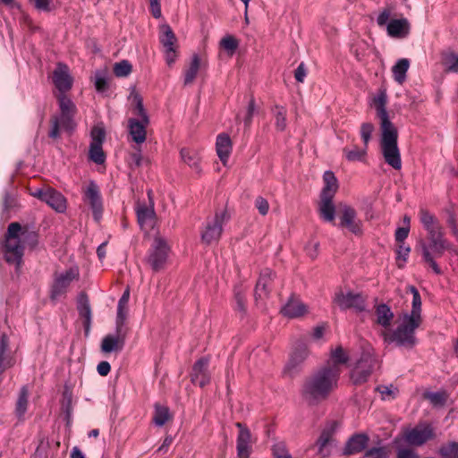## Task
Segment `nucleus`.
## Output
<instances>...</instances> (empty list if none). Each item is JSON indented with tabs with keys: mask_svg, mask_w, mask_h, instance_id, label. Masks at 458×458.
<instances>
[{
	"mask_svg": "<svg viewBox=\"0 0 458 458\" xmlns=\"http://www.w3.org/2000/svg\"><path fill=\"white\" fill-rule=\"evenodd\" d=\"M76 309L79 317L83 319L84 335L87 337L91 328L92 311L89 295L85 291L79 293L76 300Z\"/></svg>",
	"mask_w": 458,
	"mask_h": 458,
	"instance_id": "obj_14",
	"label": "nucleus"
},
{
	"mask_svg": "<svg viewBox=\"0 0 458 458\" xmlns=\"http://www.w3.org/2000/svg\"><path fill=\"white\" fill-rule=\"evenodd\" d=\"M325 186L321 191L320 196L322 197H334L337 189L338 182L334 173L331 171H326L323 175Z\"/></svg>",
	"mask_w": 458,
	"mask_h": 458,
	"instance_id": "obj_37",
	"label": "nucleus"
},
{
	"mask_svg": "<svg viewBox=\"0 0 458 458\" xmlns=\"http://www.w3.org/2000/svg\"><path fill=\"white\" fill-rule=\"evenodd\" d=\"M49 447V442L47 438L42 437L39 439V443L32 454V458H42L47 456V449Z\"/></svg>",
	"mask_w": 458,
	"mask_h": 458,
	"instance_id": "obj_60",
	"label": "nucleus"
},
{
	"mask_svg": "<svg viewBox=\"0 0 458 458\" xmlns=\"http://www.w3.org/2000/svg\"><path fill=\"white\" fill-rule=\"evenodd\" d=\"M377 391L379 392L383 400H392L395 397L396 388H394L392 385L379 386L377 387Z\"/></svg>",
	"mask_w": 458,
	"mask_h": 458,
	"instance_id": "obj_62",
	"label": "nucleus"
},
{
	"mask_svg": "<svg viewBox=\"0 0 458 458\" xmlns=\"http://www.w3.org/2000/svg\"><path fill=\"white\" fill-rule=\"evenodd\" d=\"M254 101L251 99L245 110L236 115V121H243L244 126H249L254 114Z\"/></svg>",
	"mask_w": 458,
	"mask_h": 458,
	"instance_id": "obj_51",
	"label": "nucleus"
},
{
	"mask_svg": "<svg viewBox=\"0 0 458 458\" xmlns=\"http://www.w3.org/2000/svg\"><path fill=\"white\" fill-rule=\"evenodd\" d=\"M367 148L368 147L365 146L363 148L354 146L352 149L344 148L343 152L345 158L350 162L363 161L367 156Z\"/></svg>",
	"mask_w": 458,
	"mask_h": 458,
	"instance_id": "obj_47",
	"label": "nucleus"
},
{
	"mask_svg": "<svg viewBox=\"0 0 458 458\" xmlns=\"http://www.w3.org/2000/svg\"><path fill=\"white\" fill-rule=\"evenodd\" d=\"M129 299H130V288L127 287L123 291V293L118 301L115 324H121V325L126 326L125 322H126V318H127L128 311H129V308H128Z\"/></svg>",
	"mask_w": 458,
	"mask_h": 458,
	"instance_id": "obj_33",
	"label": "nucleus"
},
{
	"mask_svg": "<svg viewBox=\"0 0 458 458\" xmlns=\"http://www.w3.org/2000/svg\"><path fill=\"white\" fill-rule=\"evenodd\" d=\"M387 96L385 91L379 92L373 99L377 110V116L379 119L380 128L394 126L389 120L388 113L386 111Z\"/></svg>",
	"mask_w": 458,
	"mask_h": 458,
	"instance_id": "obj_23",
	"label": "nucleus"
},
{
	"mask_svg": "<svg viewBox=\"0 0 458 458\" xmlns=\"http://www.w3.org/2000/svg\"><path fill=\"white\" fill-rule=\"evenodd\" d=\"M90 144L103 145L106 140V130L102 126H94L90 132Z\"/></svg>",
	"mask_w": 458,
	"mask_h": 458,
	"instance_id": "obj_52",
	"label": "nucleus"
},
{
	"mask_svg": "<svg viewBox=\"0 0 458 458\" xmlns=\"http://www.w3.org/2000/svg\"><path fill=\"white\" fill-rule=\"evenodd\" d=\"M442 458H458V442H449L439 448Z\"/></svg>",
	"mask_w": 458,
	"mask_h": 458,
	"instance_id": "obj_49",
	"label": "nucleus"
},
{
	"mask_svg": "<svg viewBox=\"0 0 458 458\" xmlns=\"http://www.w3.org/2000/svg\"><path fill=\"white\" fill-rule=\"evenodd\" d=\"M377 364L376 357L367 352H363L351 372L353 384L359 385L366 382Z\"/></svg>",
	"mask_w": 458,
	"mask_h": 458,
	"instance_id": "obj_8",
	"label": "nucleus"
},
{
	"mask_svg": "<svg viewBox=\"0 0 458 458\" xmlns=\"http://www.w3.org/2000/svg\"><path fill=\"white\" fill-rule=\"evenodd\" d=\"M132 71V65L128 60H122L114 65V73L116 77H127Z\"/></svg>",
	"mask_w": 458,
	"mask_h": 458,
	"instance_id": "obj_50",
	"label": "nucleus"
},
{
	"mask_svg": "<svg viewBox=\"0 0 458 458\" xmlns=\"http://www.w3.org/2000/svg\"><path fill=\"white\" fill-rule=\"evenodd\" d=\"M420 220L427 231L428 238L444 234L442 226L437 217L425 208L420 209Z\"/></svg>",
	"mask_w": 458,
	"mask_h": 458,
	"instance_id": "obj_20",
	"label": "nucleus"
},
{
	"mask_svg": "<svg viewBox=\"0 0 458 458\" xmlns=\"http://www.w3.org/2000/svg\"><path fill=\"white\" fill-rule=\"evenodd\" d=\"M375 130L371 123H363L360 126V137L365 147H368L371 140L372 133Z\"/></svg>",
	"mask_w": 458,
	"mask_h": 458,
	"instance_id": "obj_54",
	"label": "nucleus"
},
{
	"mask_svg": "<svg viewBox=\"0 0 458 458\" xmlns=\"http://www.w3.org/2000/svg\"><path fill=\"white\" fill-rule=\"evenodd\" d=\"M149 123H144L143 119L130 118L128 120L129 133L131 140L140 145L145 142L147 138V126Z\"/></svg>",
	"mask_w": 458,
	"mask_h": 458,
	"instance_id": "obj_22",
	"label": "nucleus"
},
{
	"mask_svg": "<svg viewBox=\"0 0 458 458\" xmlns=\"http://www.w3.org/2000/svg\"><path fill=\"white\" fill-rule=\"evenodd\" d=\"M377 323L384 328L390 327L394 318V312L390 307L385 303L376 307Z\"/></svg>",
	"mask_w": 458,
	"mask_h": 458,
	"instance_id": "obj_36",
	"label": "nucleus"
},
{
	"mask_svg": "<svg viewBox=\"0 0 458 458\" xmlns=\"http://www.w3.org/2000/svg\"><path fill=\"white\" fill-rule=\"evenodd\" d=\"M210 377L208 374H191V381L193 385L199 386V387H204L206 385L209 383Z\"/></svg>",
	"mask_w": 458,
	"mask_h": 458,
	"instance_id": "obj_63",
	"label": "nucleus"
},
{
	"mask_svg": "<svg viewBox=\"0 0 458 458\" xmlns=\"http://www.w3.org/2000/svg\"><path fill=\"white\" fill-rule=\"evenodd\" d=\"M88 158L97 165H103L106 162V155L102 145L89 144Z\"/></svg>",
	"mask_w": 458,
	"mask_h": 458,
	"instance_id": "obj_45",
	"label": "nucleus"
},
{
	"mask_svg": "<svg viewBox=\"0 0 458 458\" xmlns=\"http://www.w3.org/2000/svg\"><path fill=\"white\" fill-rule=\"evenodd\" d=\"M332 359L334 360L332 366H335L337 369H339L338 364H344L348 360L347 355L340 346L332 352Z\"/></svg>",
	"mask_w": 458,
	"mask_h": 458,
	"instance_id": "obj_59",
	"label": "nucleus"
},
{
	"mask_svg": "<svg viewBox=\"0 0 458 458\" xmlns=\"http://www.w3.org/2000/svg\"><path fill=\"white\" fill-rule=\"evenodd\" d=\"M442 64L447 72H458V55L448 51L445 52L442 56Z\"/></svg>",
	"mask_w": 458,
	"mask_h": 458,
	"instance_id": "obj_44",
	"label": "nucleus"
},
{
	"mask_svg": "<svg viewBox=\"0 0 458 458\" xmlns=\"http://www.w3.org/2000/svg\"><path fill=\"white\" fill-rule=\"evenodd\" d=\"M128 327L115 324V335H106L101 341L100 350L103 353L122 352L125 345Z\"/></svg>",
	"mask_w": 458,
	"mask_h": 458,
	"instance_id": "obj_9",
	"label": "nucleus"
},
{
	"mask_svg": "<svg viewBox=\"0 0 458 458\" xmlns=\"http://www.w3.org/2000/svg\"><path fill=\"white\" fill-rule=\"evenodd\" d=\"M388 452L386 446H376L368 449L362 458H387Z\"/></svg>",
	"mask_w": 458,
	"mask_h": 458,
	"instance_id": "obj_53",
	"label": "nucleus"
},
{
	"mask_svg": "<svg viewBox=\"0 0 458 458\" xmlns=\"http://www.w3.org/2000/svg\"><path fill=\"white\" fill-rule=\"evenodd\" d=\"M427 250L430 255L440 258L445 250L456 252L452 245L444 238V234L428 238V243H421L422 254Z\"/></svg>",
	"mask_w": 458,
	"mask_h": 458,
	"instance_id": "obj_19",
	"label": "nucleus"
},
{
	"mask_svg": "<svg viewBox=\"0 0 458 458\" xmlns=\"http://www.w3.org/2000/svg\"><path fill=\"white\" fill-rule=\"evenodd\" d=\"M433 437L434 431L429 425L417 426L404 432V439L411 445L420 446Z\"/></svg>",
	"mask_w": 458,
	"mask_h": 458,
	"instance_id": "obj_13",
	"label": "nucleus"
},
{
	"mask_svg": "<svg viewBox=\"0 0 458 458\" xmlns=\"http://www.w3.org/2000/svg\"><path fill=\"white\" fill-rule=\"evenodd\" d=\"M412 293L411 310L410 314H403V316L421 322V298L420 293L414 286L410 287Z\"/></svg>",
	"mask_w": 458,
	"mask_h": 458,
	"instance_id": "obj_39",
	"label": "nucleus"
},
{
	"mask_svg": "<svg viewBox=\"0 0 458 458\" xmlns=\"http://www.w3.org/2000/svg\"><path fill=\"white\" fill-rule=\"evenodd\" d=\"M95 89L98 93H106L110 88V79L106 69L97 70L94 76Z\"/></svg>",
	"mask_w": 458,
	"mask_h": 458,
	"instance_id": "obj_38",
	"label": "nucleus"
},
{
	"mask_svg": "<svg viewBox=\"0 0 458 458\" xmlns=\"http://www.w3.org/2000/svg\"><path fill=\"white\" fill-rule=\"evenodd\" d=\"M308 356V350L304 344L297 347L291 354L290 360L284 368V373L293 376L295 373V369L301 364Z\"/></svg>",
	"mask_w": 458,
	"mask_h": 458,
	"instance_id": "obj_29",
	"label": "nucleus"
},
{
	"mask_svg": "<svg viewBox=\"0 0 458 458\" xmlns=\"http://www.w3.org/2000/svg\"><path fill=\"white\" fill-rule=\"evenodd\" d=\"M208 359L206 357H201L193 364L191 374H196V375L208 374Z\"/></svg>",
	"mask_w": 458,
	"mask_h": 458,
	"instance_id": "obj_56",
	"label": "nucleus"
},
{
	"mask_svg": "<svg viewBox=\"0 0 458 458\" xmlns=\"http://www.w3.org/2000/svg\"><path fill=\"white\" fill-rule=\"evenodd\" d=\"M410 67V62L406 58H402L393 66L392 72L394 79L399 84H403L406 79V73Z\"/></svg>",
	"mask_w": 458,
	"mask_h": 458,
	"instance_id": "obj_41",
	"label": "nucleus"
},
{
	"mask_svg": "<svg viewBox=\"0 0 458 458\" xmlns=\"http://www.w3.org/2000/svg\"><path fill=\"white\" fill-rule=\"evenodd\" d=\"M307 312V307L297 297L291 296L287 302L282 307L281 313L289 318H295L304 315Z\"/></svg>",
	"mask_w": 458,
	"mask_h": 458,
	"instance_id": "obj_24",
	"label": "nucleus"
},
{
	"mask_svg": "<svg viewBox=\"0 0 458 458\" xmlns=\"http://www.w3.org/2000/svg\"><path fill=\"white\" fill-rule=\"evenodd\" d=\"M366 296L360 293L339 290L335 293L334 302L342 310L353 309L361 312L366 310Z\"/></svg>",
	"mask_w": 458,
	"mask_h": 458,
	"instance_id": "obj_7",
	"label": "nucleus"
},
{
	"mask_svg": "<svg viewBox=\"0 0 458 458\" xmlns=\"http://www.w3.org/2000/svg\"><path fill=\"white\" fill-rule=\"evenodd\" d=\"M235 426L239 429L236 437L237 458H250L253 445L250 431L240 422H237Z\"/></svg>",
	"mask_w": 458,
	"mask_h": 458,
	"instance_id": "obj_12",
	"label": "nucleus"
},
{
	"mask_svg": "<svg viewBox=\"0 0 458 458\" xmlns=\"http://www.w3.org/2000/svg\"><path fill=\"white\" fill-rule=\"evenodd\" d=\"M137 220L140 226L142 228L148 222H153L156 218V212L154 209V202L151 205L146 204L139 205L136 209Z\"/></svg>",
	"mask_w": 458,
	"mask_h": 458,
	"instance_id": "obj_35",
	"label": "nucleus"
},
{
	"mask_svg": "<svg viewBox=\"0 0 458 458\" xmlns=\"http://www.w3.org/2000/svg\"><path fill=\"white\" fill-rule=\"evenodd\" d=\"M61 411L63 413V420L65 421V427L70 428L72 425V390L65 384L62 393Z\"/></svg>",
	"mask_w": 458,
	"mask_h": 458,
	"instance_id": "obj_25",
	"label": "nucleus"
},
{
	"mask_svg": "<svg viewBox=\"0 0 458 458\" xmlns=\"http://www.w3.org/2000/svg\"><path fill=\"white\" fill-rule=\"evenodd\" d=\"M182 158L190 166L199 169V158L191 154L188 149L182 148L181 150Z\"/></svg>",
	"mask_w": 458,
	"mask_h": 458,
	"instance_id": "obj_61",
	"label": "nucleus"
},
{
	"mask_svg": "<svg viewBox=\"0 0 458 458\" xmlns=\"http://www.w3.org/2000/svg\"><path fill=\"white\" fill-rule=\"evenodd\" d=\"M131 97L132 98V104L134 105V114L143 119L144 123H149V117L143 105V98L140 93L136 92L135 86L131 88Z\"/></svg>",
	"mask_w": 458,
	"mask_h": 458,
	"instance_id": "obj_40",
	"label": "nucleus"
},
{
	"mask_svg": "<svg viewBox=\"0 0 458 458\" xmlns=\"http://www.w3.org/2000/svg\"><path fill=\"white\" fill-rule=\"evenodd\" d=\"M200 65V58L197 54H194L190 64V67L185 71L184 85L191 84L197 76Z\"/></svg>",
	"mask_w": 458,
	"mask_h": 458,
	"instance_id": "obj_46",
	"label": "nucleus"
},
{
	"mask_svg": "<svg viewBox=\"0 0 458 458\" xmlns=\"http://www.w3.org/2000/svg\"><path fill=\"white\" fill-rule=\"evenodd\" d=\"M421 322L403 316L397 327L385 335L386 341L397 346L411 349L416 344L415 330Z\"/></svg>",
	"mask_w": 458,
	"mask_h": 458,
	"instance_id": "obj_5",
	"label": "nucleus"
},
{
	"mask_svg": "<svg viewBox=\"0 0 458 458\" xmlns=\"http://www.w3.org/2000/svg\"><path fill=\"white\" fill-rule=\"evenodd\" d=\"M273 458H293L283 442L276 443L272 446Z\"/></svg>",
	"mask_w": 458,
	"mask_h": 458,
	"instance_id": "obj_55",
	"label": "nucleus"
},
{
	"mask_svg": "<svg viewBox=\"0 0 458 458\" xmlns=\"http://www.w3.org/2000/svg\"><path fill=\"white\" fill-rule=\"evenodd\" d=\"M83 200L89 204L94 220L99 222L104 211L103 200L99 187L94 181H90L83 191Z\"/></svg>",
	"mask_w": 458,
	"mask_h": 458,
	"instance_id": "obj_10",
	"label": "nucleus"
},
{
	"mask_svg": "<svg viewBox=\"0 0 458 458\" xmlns=\"http://www.w3.org/2000/svg\"><path fill=\"white\" fill-rule=\"evenodd\" d=\"M247 287L242 284H236L233 289L234 299L237 304V310L240 312L241 317H243L246 314V298L244 293L246 292Z\"/></svg>",
	"mask_w": 458,
	"mask_h": 458,
	"instance_id": "obj_43",
	"label": "nucleus"
},
{
	"mask_svg": "<svg viewBox=\"0 0 458 458\" xmlns=\"http://www.w3.org/2000/svg\"><path fill=\"white\" fill-rule=\"evenodd\" d=\"M75 276L76 274L72 269H68L59 276H56L51 285L50 300L56 301L61 295L64 294Z\"/></svg>",
	"mask_w": 458,
	"mask_h": 458,
	"instance_id": "obj_17",
	"label": "nucleus"
},
{
	"mask_svg": "<svg viewBox=\"0 0 458 458\" xmlns=\"http://www.w3.org/2000/svg\"><path fill=\"white\" fill-rule=\"evenodd\" d=\"M276 126L278 130L284 131L286 127V111L284 107H278L276 106Z\"/></svg>",
	"mask_w": 458,
	"mask_h": 458,
	"instance_id": "obj_58",
	"label": "nucleus"
},
{
	"mask_svg": "<svg viewBox=\"0 0 458 458\" xmlns=\"http://www.w3.org/2000/svg\"><path fill=\"white\" fill-rule=\"evenodd\" d=\"M274 276V273L269 268H266L260 273L254 291V297L257 302L268 295L270 284Z\"/></svg>",
	"mask_w": 458,
	"mask_h": 458,
	"instance_id": "obj_21",
	"label": "nucleus"
},
{
	"mask_svg": "<svg viewBox=\"0 0 458 458\" xmlns=\"http://www.w3.org/2000/svg\"><path fill=\"white\" fill-rule=\"evenodd\" d=\"M340 369L335 366L321 368L307 377L301 387L302 399L310 405H315L326 400L336 388Z\"/></svg>",
	"mask_w": 458,
	"mask_h": 458,
	"instance_id": "obj_2",
	"label": "nucleus"
},
{
	"mask_svg": "<svg viewBox=\"0 0 458 458\" xmlns=\"http://www.w3.org/2000/svg\"><path fill=\"white\" fill-rule=\"evenodd\" d=\"M446 224L451 229V232L453 235L456 238L458 241V224L456 222L455 216L453 212H448V217L446 219Z\"/></svg>",
	"mask_w": 458,
	"mask_h": 458,
	"instance_id": "obj_64",
	"label": "nucleus"
},
{
	"mask_svg": "<svg viewBox=\"0 0 458 458\" xmlns=\"http://www.w3.org/2000/svg\"><path fill=\"white\" fill-rule=\"evenodd\" d=\"M38 232L30 230L28 225L22 226L19 222L8 225L1 250L4 261L14 265L16 273H19L23 263L25 244L30 250H34L38 244Z\"/></svg>",
	"mask_w": 458,
	"mask_h": 458,
	"instance_id": "obj_1",
	"label": "nucleus"
},
{
	"mask_svg": "<svg viewBox=\"0 0 458 458\" xmlns=\"http://www.w3.org/2000/svg\"><path fill=\"white\" fill-rule=\"evenodd\" d=\"M386 30L392 38H406L410 33V22L406 18L391 20L386 25Z\"/></svg>",
	"mask_w": 458,
	"mask_h": 458,
	"instance_id": "obj_26",
	"label": "nucleus"
},
{
	"mask_svg": "<svg viewBox=\"0 0 458 458\" xmlns=\"http://www.w3.org/2000/svg\"><path fill=\"white\" fill-rule=\"evenodd\" d=\"M334 197L320 196L318 210L321 217L327 222H333L335 216V207L333 203Z\"/></svg>",
	"mask_w": 458,
	"mask_h": 458,
	"instance_id": "obj_34",
	"label": "nucleus"
},
{
	"mask_svg": "<svg viewBox=\"0 0 458 458\" xmlns=\"http://www.w3.org/2000/svg\"><path fill=\"white\" fill-rule=\"evenodd\" d=\"M17 204L18 202L16 197L8 191H5L3 200V211L8 213L13 208H14Z\"/></svg>",
	"mask_w": 458,
	"mask_h": 458,
	"instance_id": "obj_57",
	"label": "nucleus"
},
{
	"mask_svg": "<svg viewBox=\"0 0 458 458\" xmlns=\"http://www.w3.org/2000/svg\"><path fill=\"white\" fill-rule=\"evenodd\" d=\"M161 36L159 38L161 44L165 48V61L168 66H171L174 64L176 59V47L175 43L177 42V38L175 34L174 33L172 28L168 24H163L161 26Z\"/></svg>",
	"mask_w": 458,
	"mask_h": 458,
	"instance_id": "obj_11",
	"label": "nucleus"
},
{
	"mask_svg": "<svg viewBox=\"0 0 458 458\" xmlns=\"http://www.w3.org/2000/svg\"><path fill=\"white\" fill-rule=\"evenodd\" d=\"M56 98L60 109V115H54L51 118L52 125L48 132V137L51 139L60 137V125L69 133L73 132L76 128L74 117L77 113V107L75 104L65 94H58Z\"/></svg>",
	"mask_w": 458,
	"mask_h": 458,
	"instance_id": "obj_3",
	"label": "nucleus"
},
{
	"mask_svg": "<svg viewBox=\"0 0 458 458\" xmlns=\"http://www.w3.org/2000/svg\"><path fill=\"white\" fill-rule=\"evenodd\" d=\"M369 438L366 435H354L347 441L344 453L345 454L360 453L366 447Z\"/></svg>",
	"mask_w": 458,
	"mask_h": 458,
	"instance_id": "obj_32",
	"label": "nucleus"
},
{
	"mask_svg": "<svg viewBox=\"0 0 458 458\" xmlns=\"http://www.w3.org/2000/svg\"><path fill=\"white\" fill-rule=\"evenodd\" d=\"M170 252V247L166 241L163 237L156 236L153 243L148 250V256L146 257V262L149 265L153 272H159L165 269L168 255Z\"/></svg>",
	"mask_w": 458,
	"mask_h": 458,
	"instance_id": "obj_6",
	"label": "nucleus"
},
{
	"mask_svg": "<svg viewBox=\"0 0 458 458\" xmlns=\"http://www.w3.org/2000/svg\"><path fill=\"white\" fill-rule=\"evenodd\" d=\"M53 81L59 94H65L72 87L73 79L68 72V66L59 63L53 73Z\"/></svg>",
	"mask_w": 458,
	"mask_h": 458,
	"instance_id": "obj_18",
	"label": "nucleus"
},
{
	"mask_svg": "<svg viewBox=\"0 0 458 458\" xmlns=\"http://www.w3.org/2000/svg\"><path fill=\"white\" fill-rule=\"evenodd\" d=\"M217 58L219 62L225 64L229 59V33H225L219 42Z\"/></svg>",
	"mask_w": 458,
	"mask_h": 458,
	"instance_id": "obj_48",
	"label": "nucleus"
},
{
	"mask_svg": "<svg viewBox=\"0 0 458 458\" xmlns=\"http://www.w3.org/2000/svg\"><path fill=\"white\" fill-rule=\"evenodd\" d=\"M44 202L57 213H64L67 208L66 198L60 191L51 187H48V192Z\"/></svg>",
	"mask_w": 458,
	"mask_h": 458,
	"instance_id": "obj_27",
	"label": "nucleus"
},
{
	"mask_svg": "<svg viewBox=\"0 0 458 458\" xmlns=\"http://www.w3.org/2000/svg\"><path fill=\"white\" fill-rule=\"evenodd\" d=\"M381 129V152L385 162L395 170L402 168L401 153L397 144L398 131L395 126Z\"/></svg>",
	"mask_w": 458,
	"mask_h": 458,
	"instance_id": "obj_4",
	"label": "nucleus"
},
{
	"mask_svg": "<svg viewBox=\"0 0 458 458\" xmlns=\"http://www.w3.org/2000/svg\"><path fill=\"white\" fill-rule=\"evenodd\" d=\"M318 445V454L322 457H327L330 455L332 444H331V436L329 432L323 431L317 441Z\"/></svg>",
	"mask_w": 458,
	"mask_h": 458,
	"instance_id": "obj_42",
	"label": "nucleus"
},
{
	"mask_svg": "<svg viewBox=\"0 0 458 458\" xmlns=\"http://www.w3.org/2000/svg\"><path fill=\"white\" fill-rule=\"evenodd\" d=\"M29 406V389L27 386H21L19 392L18 399L15 403L14 415L18 422L25 421V414Z\"/></svg>",
	"mask_w": 458,
	"mask_h": 458,
	"instance_id": "obj_28",
	"label": "nucleus"
},
{
	"mask_svg": "<svg viewBox=\"0 0 458 458\" xmlns=\"http://www.w3.org/2000/svg\"><path fill=\"white\" fill-rule=\"evenodd\" d=\"M173 420V414L166 405L156 403L154 404V413L152 421L157 427H163L166 422Z\"/></svg>",
	"mask_w": 458,
	"mask_h": 458,
	"instance_id": "obj_31",
	"label": "nucleus"
},
{
	"mask_svg": "<svg viewBox=\"0 0 458 458\" xmlns=\"http://www.w3.org/2000/svg\"><path fill=\"white\" fill-rule=\"evenodd\" d=\"M216 150L223 165L226 166L229 159V132L225 131L217 135Z\"/></svg>",
	"mask_w": 458,
	"mask_h": 458,
	"instance_id": "obj_30",
	"label": "nucleus"
},
{
	"mask_svg": "<svg viewBox=\"0 0 458 458\" xmlns=\"http://www.w3.org/2000/svg\"><path fill=\"white\" fill-rule=\"evenodd\" d=\"M227 203L225 204V210L219 215L216 216L212 222L208 223L206 229L201 233V240L206 244H210L212 242L216 241L222 233V223L226 215Z\"/></svg>",
	"mask_w": 458,
	"mask_h": 458,
	"instance_id": "obj_16",
	"label": "nucleus"
},
{
	"mask_svg": "<svg viewBox=\"0 0 458 458\" xmlns=\"http://www.w3.org/2000/svg\"><path fill=\"white\" fill-rule=\"evenodd\" d=\"M340 219V226L346 227L354 234L362 233V222L357 217V213L353 208L343 205Z\"/></svg>",
	"mask_w": 458,
	"mask_h": 458,
	"instance_id": "obj_15",
	"label": "nucleus"
}]
</instances>
